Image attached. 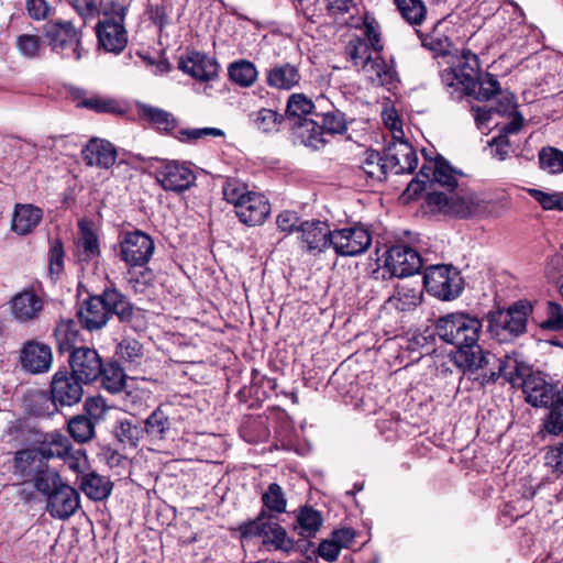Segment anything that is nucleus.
<instances>
[{"mask_svg": "<svg viewBox=\"0 0 563 563\" xmlns=\"http://www.w3.org/2000/svg\"><path fill=\"white\" fill-rule=\"evenodd\" d=\"M482 321L463 312L442 317L437 323V333L444 342L456 346L455 363L464 371H476L490 365L494 354L484 353L478 345Z\"/></svg>", "mask_w": 563, "mask_h": 563, "instance_id": "f257e3e1", "label": "nucleus"}, {"mask_svg": "<svg viewBox=\"0 0 563 563\" xmlns=\"http://www.w3.org/2000/svg\"><path fill=\"white\" fill-rule=\"evenodd\" d=\"M355 27L358 33L354 44V66H361V71L372 85L391 86L396 71L380 57L384 45L378 22L366 13L362 24Z\"/></svg>", "mask_w": 563, "mask_h": 563, "instance_id": "f03ea898", "label": "nucleus"}, {"mask_svg": "<svg viewBox=\"0 0 563 563\" xmlns=\"http://www.w3.org/2000/svg\"><path fill=\"white\" fill-rule=\"evenodd\" d=\"M133 306L117 289H106L102 295L90 297L77 312L80 324L88 331L103 328L112 314L122 322L131 321Z\"/></svg>", "mask_w": 563, "mask_h": 563, "instance_id": "7ed1b4c3", "label": "nucleus"}, {"mask_svg": "<svg viewBox=\"0 0 563 563\" xmlns=\"http://www.w3.org/2000/svg\"><path fill=\"white\" fill-rule=\"evenodd\" d=\"M431 211L457 218L482 217L489 212V202L479 195L462 189L455 194L429 192L426 198Z\"/></svg>", "mask_w": 563, "mask_h": 563, "instance_id": "20e7f679", "label": "nucleus"}, {"mask_svg": "<svg viewBox=\"0 0 563 563\" xmlns=\"http://www.w3.org/2000/svg\"><path fill=\"white\" fill-rule=\"evenodd\" d=\"M532 311L529 302L518 301L507 310H497L488 314V331L499 342L510 341L527 330L528 317Z\"/></svg>", "mask_w": 563, "mask_h": 563, "instance_id": "39448f33", "label": "nucleus"}, {"mask_svg": "<svg viewBox=\"0 0 563 563\" xmlns=\"http://www.w3.org/2000/svg\"><path fill=\"white\" fill-rule=\"evenodd\" d=\"M240 532L243 547H246L255 537L261 538L262 543L268 550L289 552L294 547L286 530L278 522L274 521L272 517H266L264 511L255 520L242 525Z\"/></svg>", "mask_w": 563, "mask_h": 563, "instance_id": "423d86ee", "label": "nucleus"}, {"mask_svg": "<svg viewBox=\"0 0 563 563\" xmlns=\"http://www.w3.org/2000/svg\"><path fill=\"white\" fill-rule=\"evenodd\" d=\"M44 34L52 51L56 54L74 60H79L82 57L81 32L71 22L49 21L44 26Z\"/></svg>", "mask_w": 563, "mask_h": 563, "instance_id": "0eeeda50", "label": "nucleus"}, {"mask_svg": "<svg viewBox=\"0 0 563 563\" xmlns=\"http://www.w3.org/2000/svg\"><path fill=\"white\" fill-rule=\"evenodd\" d=\"M423 286L430 295L441 300H453L461 295L464 282L456 268L433 265L424 271Z\"/></svg>", "mask_w": 563, "mask_h": 563, "instance_id": "6e6552de", "label": "nucleus"}, {"mask_svg": "<svg viewBox=\"0 0 563 563\" xmlns=\"http://www.w3.org/2000/svg\"><path fill=\"white\" fill-rule=\"evenodd\" d=\"M125 8L113 4L112 12H104L103 19L96 27L98 43L109 53H121L128 43V33L124 27Z\"/></svg>", "mask_w": 563, "mask_h": 563, "instance_id": "1a4fd4ad", "label": "nucleus"}, {"mask_svg": "<svg viewBox=\"0 0 563 563\" xmlns=\"http://www.w3.org/2000/svg\"><path fill=\"white\" fill-rule=\"evenodd\" d=\"M479 75L477 55L470 49H463L455 66L441 71V81L448 88L461 90V92H474Z\"/></svg>", "mask_w": 563, "mask_h": 563, "instance_id": "9d476101", "label": "nucleus"}, {"mask_svg": "<svg viewBox=\"0 0 563 563\" xmlns=\"http://www.w3.org/2000/svg\"><path fill=\"white\" fill-rule=\"evenodd\" d=\"M461 175L462 173L454 169L448 161L437 156L424 161L419 170L418 178L409 184L407 190L417 194L427 183H434L448 190H453L459 187V177Z\"/></svg>", "mask_w": 563, "mask_h": 563, "instance_id": "9b49d317", "label": "nucleus"}, {"mask_svg": "<svg viewBox=\"0 0 563 563\" xmlns=\"http://www.w3.org/2000/svg\"><path fill=\"white\" fill-rule=\"evenodd\" d=\"M154 250L152 238L139 230L125 233L120 242V257L131 268L145 266Z\"/></svg>", "mask_w": 563, "mask_h": 563, "instance_id": "f8f14e48", "label": "nucleus"}, {"mask_svg": "<svg viewBox=\"0 0 563 563\" xmlns=\"http://www.w3.org/2000/svg\"><path fill=\"white\" fill-rule=\"evenodd\" d=\"M156 181L166 191L181 192L189 189L196 180L192 169L179 162H163L155 168Z\"/></svg>", "mask_w": 563, "mask_h": 563, "instance_id": "ddd939ff", "label": "nucleus"}, {"mask_svg": "<svg viewBox=\"0 0 563 563\" xmlns=\"http://www.w3.org/2000/svg\"><path fill=\"white\" fill-rule=\"evenodd\" d=\"M81 380L67 371H57L51 382V398L55 407H71L78 404L84 395Z\"/></svg>", "mask_w": 563, "mask_h": 563, "instance_id": "4468645a", "label": "nucleus"}, {"mask_svg": "<svg viewBox=\"0 0 563 563\" xmlns=\"http://www.w3.org/2000/svg\"><path fill=\"white\" fill-rule=\"evenodd\" d=\"M357 148L360 150L356 154L358 163L354 169V178L357 181H364L365 185H374L384 180L389 173L386 157H383L379 152L365 148L362 145H357Z\"/></svg>", "mask_w": 563, "mask_h": 563, "instance_id": "2eb2a0df", "label": "nucleus"}, {"mask_svg": "<svg viewBox=\"0 0 563 563\" xmlns=\"http://www.w3.org/2000/svg\"><path fill=\"white\" fill-rule=\"evenodd\" d=\"M385 267L391 276L404 278L420 271L422 258L407 245H394L386 253Z\"/></svg>", "mask_w": 563, "mask_h": 563, "instance_id": "dca6fc26", "label": "nucleus"}, {"mask_svg": "<svg viewBox=\"0 0 563 563\" xmlns=\"http://www.w3.org/2000/svg\"><path fill=\"white\" fill-rule=\"evenodd\" d=\"M497 362V372L490 371L489 374H484L482 383H495L498 377H504L512 386L520 385L522 379L530 373L529 366L523 362L519 354L516 352L506 353L503 357L490 358V364Z\"/></svg>", "mask_w": 563, "mask_h": 563, "instance_id": "f3484780", "label": "nucleus"}, {"mask_svg": "<svg viewBox=\"0 0 563 563\" xmlns=\"http://www.w3.org/2000/svg\"><path fill=\"white\" fill-rule=\"evenodd\" d=\"M69 373L85 384L96 380L102 373V362L98 352L87 346L75 349L69 356Z\"/></svg>", "mask_w": 563, "mask_h": 563, "instance_id": "a211bd4d", "label": "nucleus"}, {"mask_svg": "<svg viewBox=\"0 0 563 563\" xmlns=\"http://www.w3.org/2000/svg\"><path fill=\"white\" fill-rule=\"evenodd\" d=\"M526 401L533 407H549L556 402L554 385L545 379V375L529 373L521 382Z\"/></svg>", "mask_w": 563, "mask_h": 563, "instance_id": "6ab92c4d", "label": "nucleus"}, {"mask_svg": "<svg viewBox=\"0 0 563 563\" xmlns=\"http://www.w3.org/2000/svg\"><path fill=\"white\" fill-rule=\"evenodd\" d=\"M53 353L49 345L40 341L25 342L20 351V364L30 374H43L51 369Z\"/></svg>", "mask_w": 563, "mask_h": 563, "instance_id": "aec40b11", "label": "nucleus"}, {"mask_svg": "<svg viewBox=\"0 0 563 563\" xmlns=\"http://www.w3.org/2000/svg\"><path fill=\"white\" fill-rule=\"evenodd\" d=\"M385 157L389 173L410 174L418 164V157L415 148L405 137L401 140H391L385 151Z\"/></svg>", "mask_w": 563, "mask_h": 563, "instance_id": "412c9836", "label": "nucleus"}, {"mask_svg": "<svg viewBox=\"0 0 563 563\" xmlns=\"http://www.w3.org/2000/svg\"><path fill=\"white\" fill-rule=\"evenodd\" d=\"M80 506V497L77 490L63 483L53 494H49L46 511L56 519L70 518Z\"/></svg>", "mask_w": 563, "mask_h": 563, "instance_id": "4be33fe9", "label": "nucleus"}, {"mask_svg": "<svg viewBox=\"0 0 563 563\" xmlns=\"http://www.w3.org/2000/svg\"><path fill=\"white\" fill-rule=\"evenodd\" d=\"M236 217L246 225L262 224L271 213L268 199L260 192H250L235 208Z\"/></svg>", "mask_w": 563, "mask_h": 563, "instance_id": "5701e85b", "label": "nucleus"}, {"mask_svg": "<svg viewBox=\"0 0 563 563\" xmlns=\"http://www.w3.org/2000/svg\"><path fill=\"white\" fill-rule=\"evenodd\" d=\"M179 69L200 81H210L218 76L219 65L217 60L206 54L191 52L181 57Z\"/></svg>", "mask_w": 563, "mask_h": 563, "instance_id": "b1692460", "label": "nucleus"}, {"mask_svg": "<svg viewBox=\"0 0 563 563\" xmlns=\"http://www.w3.org/2000/svg\"><path fill=\"white\" fill-rule=\"evenodd\" d=\"M47 466V461L37 448L25 449L15 453L14 474L23 479V486Z\"/></svg>", "mask_w": 563, "mask_h": 563, "instance_id": "393cba45", "label": "nucleus"}, {"mask_svg": "<svg viewBox=\"0 0 563 563\" xmlns=\"http://www.w3.org/2000/svg\"><path fill=\"white\" fill-rule=\"evenodd\" d=\"M302 247L310 253H320L329 246L330 229L327 223L312 220L300 223Z\"/></svg>", "mask_w": 563, "mask_h": 563, "instance_id": "a878e982", "label": "nucleus"}, {"mask_svg": "<svg viewBox=\"0 0 563 563\" xmlns=\"http://www.w3.org/2000/svg\"><path fill=\"white\" fill-rule=\"evenodd\" d=\"M82 159L88 166L110 168L117 159L113 145L104 140L92 139L81 151Z\"/></svg>", "mask_w": 563, "mask_h": 563, "instance_id": "bb28decb", "label": "nucleus"}, {"mask_svg": "<svg viewBox=\"0 0 563 563\" xmlns=\"http://www.w3.org/2000/svg\"><path fill=\"white\" fill-rule=\"evenodd\" d=\"M10 305L13 317L20 322L36 319L43 309L42 299L34 291L29 290L16 294Z\"/></svg>", "mask_w": 563, "mask_h": 563, "instance_id": "cd10ccee", "label": "nucleus"}, {"mask_svg": "<svg viewBox=\"0 0 563 563\" xmlns=\"http://www.w3.org/2000/svg\"><path fill=\"white\" fill-rule=\"evenodd\" d=\"M301 75L297 66L280 63L267 70L266 82L275 89L290 90L299 85Z\"/></svg>", "mask_w": 563, "mask_h": 563, "instance_id": "c85d7f7f", "label": "nucleus"}, {"mask_svg": "<svg viewBox=\"0 0 563 563\" xmlns=\"http://www.w3.org/2000/svg\"><path fill=\"white\" fill-rule=\"evenodd\" d=\"M294 135L301 144L314 150L320 148L327 142L320 122L314 119L303 118L296 122Z\"/></svg>", "mask_w": 563, "mask_h": 563, "instance_id": "c756f323", "label": "nucleus"}, {"mask_svg": "<svg viewBox=\"0 0 563 563\" xmlns=\"http://www.w3.org/2000/svg\"><path fill=\"white\" fill-rule=\"evenodd\" d=\"M43 211L33 205H16L12 219V230L19 235L31 233L41 222Z\"/></svg>", "mask_w": 563, "mask_h": 563, "instance_id": "7c9ffc66", "label": "nucleus"}, {"mask_svg": "<svg viewBox=\"0 0 563 563\" xmlns=\"http://www.w3.org/2000/svg\"><path fill=\"white\" fill-rule=\"evenodd\" d=\"M80 261H90L100 255L99 238L89 223L79 222V233L76 242Z\"/></svg>", "mask_w": 563, "mask_h": 563, "instance_id": "2f4dec72", "label": "nucleus"}, {"mask_svg": "<svg viewBox=\"0 0 563 563\" xmlns=\"http://www.w3.org/2000/svg\"><path fill=\"white\" fill-rule=\"evenodd\" d=\"M170 428L169 417L161 408H156L145 419L143 432L150 442L156 443L166 439Z\"/></svg>", "mask_w": 563, "mask_h": 563, "instance_id": "473e14b6", "label": "nucleus"}, {"mask_svg": "<svg viewBox=\"0 0 563 563\" xmlns=\"http://www.w3.org/2000/svg\"><path fill=\"white\" fill-rule=\"evenodd\" d=\"M322 516L320 511L310 506L301 507L296 516L294 531L301 538L308 539L317 534L322 526Z\"/></svg>", "mask_w": 563, "mask_h": 563, "instance_id": "72a5a7b5", "label": "nucleus"}, {"mask_svg": "<svg viewBox=\"0 0 563 563\" xmlns=\"http://www.w3.org/2000/svg\"><path fill=\"white\" fill-rule=\"evenodd\" d=\"M80 488L92 500H103L111 494L113 484L102 475L90 472L81 477Z\"/></svg>", "mask_w": 563, "mask_h": 563, "instance_id": "f704fd0d", "label": "nucleus"}, {"mask_svg": "<svg viewBox=\"0 0 563 563\" xmlns=\"http://www.w3.org/2000/svg\"><path fill=\"white\" fill-rule=\"evenodd\" d=\"M283 122V114L273 109L262 108L250 114L251 126L265 134L277 133L280 130Z\"/></svg>", "mask_w": 563, "mask_h": 563, "instance_id": "c9c22d12", "label": "nucleus"}, {"mask_svg": "<svg viewBox=\"0 0 563 563\" xmlns=\"http://www.w3.org/2000/svg\"><path fill=\"white\" fill-rule=\"evenodd\" d=\"M422 300V290L417 286L399 284L396 292L388 300V305L399 311H409L420 305Z\"/></svg>", "mask_w": 563, "mask_h": 563, "instance_id": "e433bc0d", "label": "nucleus"}, {"mask_svg": "<svg viewBox=\"0 0 563 563\" xmlns=\"http://www.w3.org/2000/svg\"><path fill=\"white\" fill-rule=\"evenodd\" d=\"M352 541V531L349 529L336 530L330 540H323L318 548V554L328 562L334 561L342 548H347Z\"/></svg>", "mask_w": 563, "mask_h": 563, "instance_id": "4c0bfd02", "label": "nucleus"}, {"mask_svg": "<svg viewBox=\"0 0 563 563\" xmlns=\"http://www.w3.org/2000/svg\"><path fill=\"white\" fill-rule=\"evenodd\" d=\"M139 111L142 118L151 122L159 132L169 133L177 126V120L169 112L148 104H141Z\"/></svg>", "mask_w": 563, "mask_h": 563, "instance_id": "58836bf2", "label": "nucleus"}, {"mask_svg": "<svg viewBox=\"0 0 563 563\" xmlns=\"http://www.w3.org/2000/svg\"><path fill=\"white\" fill-rule=\"evenodd\" d=\"M69 440L62 433L52 432L46 434L44 441L37 448L38 451L44 455L45 460L52 457L62 459L67 455L71 449Z\"/></svg>", "mask_w": 563, "mask_h": 563, "instance_id": "ea45409f", "label": "nucleus"}, {"mask_svg": "<svg viewBox=\"0 0 563 563\" xmlns=\"http://www.w3.org/2000/svg\"><path fill=\"white\" fill-rule=\"evenodd\" d=\"M228 73L230 79L241 87H251L256 81L258 75L255 65L245 59L230 64Z\"/></svg>", "mask_w": 563, "mask_h": 563, "instance_id": "a19ab883", "label": "nucleus"}, {"mask_svg": "<svg viewBox=\"0 0 563 563\" xmlns=\"http://www.w3.org/2000/svg\"><path fill=\"white\" fill-rule=\"evenodd\" d=\"M402 19L410 25H420L427 18V7L422 0H394Z\"/></svg>", "mask_w": 563, "mask_h": 563, "instance_id": "79ce46f5", "label": "nucleus"}, {"mask_svg": "<svg viewBox=\"0 0 563 563\" xmlns=\"http://www.w3.org/2000/svg\"><path fill=\"white\" fill-rule=\"evenodd\" d=\"M96 422L85 415L73 417L68 421V432L78 443L90 441L95 437Z\"/></svg>", "mask_w": 563, "mask_h": 563, "instance_id": "37998d69", "label": "nucleus"}, {"mask_svg": "<svg viewBox=\"0 0 563 563\" xmlns=\"http://www.w3.org/2000/svg\"><path fill=\"white\" fill-rule=\"evenodd\" d=\"M500 84L496 76L486 73L481 74L476 79V88L474 92H464L467 96H472L479 101H486L495 97L500 92Z\"/></svg>", "mask_w": 563, "mask_h": 563, "instance_id": "c03bdc74", "label": "nucleus"}, {"mask_svg": "<svg viewBox=\"0 0 563 563\" xmlns=\"http://www.w3.org/2000/svg\"><path fill=\"white\" fill-rule=\"evenodd\" d=\"M383 122L391 133V140H401L405 137L402 129V119L389 99H384L382 109Z\"/></svg>", "mask_w": 563, "mask_h": 563, "instance_id": "a18cd8bd", "label": "nucleus"}, {"mask_svg": "<svg viewBox=\"0 0 563 563\" xmlns=\"http://www.w3.org/2000/svg\"><path fill=\"white\" fill-rule=\"evenodd\" d=\"M441 22H439L432 32L422 35L419 34L422 46L432 51L437 55L444 56L449 54L451 48V40L443 33L440 32Z\"/></svg>", "mask_w": 563, "mask_h": 563, "instance_id": "49530a36", "label": "nucleus"}, {"mask_svg": "<svg viewBox=\"0 0 563 563\" xmlns=\"http://www.w3.org/2000/svg\"><path fill=\"white\" fill-rule=\"evenodd\" d=\"M114 434L120 442L133 448L137 446L140 440L144 437L143 427L134 424L129 419L117 422Z\"/></svg>", "mask_w": 563, "mask_h": 563, "instance_id": "de8ad7c7", "label": "nucleus"}, {"mask_svg": "<svg viewBox=\"0 0 563 563\" xmlns=\"http://www.w3.org/2000/svg\"><path fill=\"white\" fill-rule=\"evenodd\" d=\"M29 483H33V487L48 498L49 494H53L64 482L56 472L49 471L47 466Z\"/></svg>", "mask_w": 563, "mask_h": 563, "instance_id": "09e8293b", "label": "nucleus"}, {"mask_svg": "<svg viewBox=\"0 0 563 563\" xmlns=\"http://www.w3.org/2000/svg\"><path fill=\"white\" fill-rule=\"evenodd\" d=\"M321 121L320 126L324 134H341L346 130L344 114L339 110L314 113Z\"/></svg>", "mask_w": 563, "mask_h": 563, "instance_id": "8fccbe9b", "label": "nucleus"}, {"mask_svg": "<svg viewBox=\"0 0 563 563\" xmlns=\"http://www.w3.org/2000/svg\"><path fill=\"white\" fill-rule=\"evenodd\" d=\"M316 106L305 95L294 93L289 97L287 102L286 113L290 118H297L298 121L307 118L309 114H313Z\"/></svg>", "mask_w": 563, "mask_h": 563, "instance_id": "3c124183", "label": "nucleus"}, {"mask_svg": "<svg viewBox=\"0 0 563 563\" xmlns=\"http://www.w3.org/2000/svg\"><path fill=\"white\" fill-rule=\"evenodd\" d=\"M262 501L265 508L273 512L283 514L286 511L287 500L283 488L272 483L268 485L267 490L262 495Z\"/></svg>", "mask_w": 563, "mask_h": 563, "instance_id": "603ef678", "label": "nucleus"}, {"mask_svg": "<svg viewBox=\"0 0 563 563\" xmlns=\"http://www.w3.org/2000/svg\"><path fill=\"white\" fill-rule=\"evenodd\" d=\"M539 164L549 174L563 173V152L554 147H544L539 152Z\"/></svg>", "mask_w": 563, "mask_h": 563, "instance_id": "864d4df0", "label": "nucleus"}, {"mask_svg": "<svg viewBox=\"0 0 563 563\" xmlns=\"http://www.w3.org/2000/svg\"><path fill=\"white\" fill-rule=\"evenodd\" d=\"M528 192L544 210L563 211V192H548L534 188Z\"/></svg>", "mask_w": 563, "mask_h": 563, "instance_id": "5fc2aeb1", "label": "nucleus"}, {"mask_svg": "<svg viewBox=\"0 0 563 563\" xmlns=\"http://www.w3.org/2000/svg\"><path fill=\"white\" fill-rule=\"evenodd\" d=\"M117 354L125 362L137 364L143 356V346L134 339H124L118 344Z\"/></svg>", "mask_w": 563, "mask_h": 563, "instance_id": "6e6d98bb", "label": "nucleus"}, {"mask_svg": "<svg viewBox=\"0 0 563 563\" xmlns=\"http://www.w3.org/2000/svg\"><path fill=\"white\" fill-rule=\"evenodd\" d=\"M15 46L23 57L35 58L42 48L41 37L34 34H22L18 36Z\"/></svg>", "mask_w": 563, "mask_h": 563, "instance_id": "4d7b16f0", "label": "nucleus"}, {"mask_svg": "<svg viewBox=\"0 0 563 563\" xmlns=\"http://www.w3.org/2000/svg\"><path fill=\"white\" fill-rule=\"evenodd\" d=\"M223 197L224 199L234 206L238 207V203L242 202L245 197L250 195L251 191L246 189V186L240 183L236 179L229 178L223 184Z\"/></svg>", "mask_w": 563, "mask_h": 563, "instance_id": "13d9d810", "label": "nucleus"}, {"mask_svg": "<svg viewBox=\"0 0 563 563\" xmlns=\"http://www.w3.org/2000/svg\"><path fill=\"white\" fill-rule=\"evenodd\" d=\"M352 229H342L330 232L329 245H332L335 253L342 256L352 255L351 249Z\"/></svg>", "mask_w": 563, "mask_h": 563, "instance_id": "bf43d9fd", "label": "nucleus"}, {"mask_svg": "<svg viewBox=\"0 0 563 563\" xmlns=\"http://www.w3.org/2000/svg\"><path fill=\"white\" fill-rule=\"evenodd\" d=\"M543 329L563 330V307L554 301L547 303V319L542 322Z\"/></svg>", "mask_w": 563, "mask_h": 563, "instance_id": "052dcab7", "label": "nucleus"}, {"mask_svg": "<svg viewBox=\"0 0 563 563\" xmlns=\"http://www.w3.org/2000/svg\"><path fill=\"white\" fill-rule=\"evenodd\" d=\"M174 0H162V2L151 9V19L161 29L170 23L174 11Z\"/></svg>", "mask_w": 563, "mask_h": 563, "instance_id": "680f3d73", "label": "nucleus"}, {"mask_svg": "<svg viewBox=\"0 0 563 563\" xmlns=\"http://www.w3.org/2000/svg\"><path fill=\"white\" fill-rule=\"evenodd\" d=\"M223 131L217 128H198L180 130L176 137L181 142H189L209 136L219 137L223 136Z\"/></svg>", "mask_w": 563, "mask_h": 563, "instance_id": "e2e57ef3", "label": "nucleus"}, {"mask_svg": "<svg viewBox=\"0 0 563 563\" xmlns=\"http://www.w3.org/2000/svg\"><path fill=\"white\" fill-rule=\"evenodd\" d=\"M79 106L102 113H114L119 111V104L114 100L97 96L85 99Z\"/></svg>", "mask_w": 563, "mask_h": 563, "instance_id": "0e129e2a", "label": "nucleus"}, {"mask_svg": "<svg viewBox=\"0 0 563 563\" xmlns=\"http://www.w3.org/2000/svg\"><path fill=\"white\" fill-rule=\"evenodd\" d=\"M373 242L369 228L363 224H354V255L366 252Z\"/></svg>", "mask_w": 563, "mask_h": 563, "instance_id": "69168bd1", "label": "nucleus"}, {"mask_svg": "<svg viewBox=\"0 0 563 563\" xmlns=\"http://www.w3.org/2000/svg\"><path fill=\"white\" fill-rule=\"evenodd\" d=\"M102 384L111 393L120 391L124 386V375L120 368L103 369Z\"/></svg>", "mask_w": 563, "mask_h": 563, "instance_id": "338daca9", "label": "nucleus"}, {"mask_svg": "<svg viewBox=\"0 0 563 563\" xmlns=\"http://www.w3.org/2000/svg\"><path fill=\"white\" fill-rule=\"evenodd\" d=\"M544 463L556 476L563 474V445L560 444L550 448L545 452Z\"/></svg>", "mask_w": 563, "mask_h": 563, "instance_id": "774afa93", "label": "nucleus"}]
</instances>
